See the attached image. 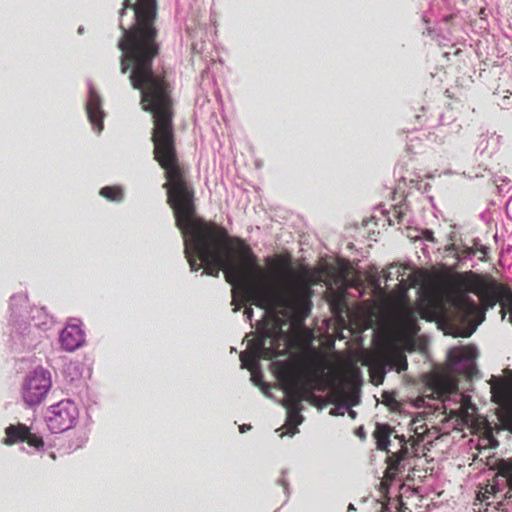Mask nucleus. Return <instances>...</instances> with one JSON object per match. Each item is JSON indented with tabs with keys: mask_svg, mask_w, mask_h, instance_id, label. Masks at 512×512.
I'll return each mask as SVG.
<instances>
[{
	"mask_svg": "<svg viewBox=\"0 0 512 512\" xmlns=\"http://www.w3.org/2000/svg\"><path fill=\"white\" fill-rule=\"evenodd\" d=\"M142 109L153 117V155L164 170L167 203L175 224L184 236V252L191 271L218 277L241 291L242 299L264 310L284 308L301 318L311 310L312 290L305 275L290 270L289 261L266 258L271 270L263 269L251 247L229 237L225 228L197 216L195 190L181 164L173 125L172 85L167 78L137 88Z\"/></svg>",
	"mask_w": 512,
	"mask_h": 512,
	"instance_id": "f257e3e1",
	"label": "nucleus"
},
{
	"mask_svg": "<svg viewBox=\"0 0 512 512\" xmlns=\"http://www.w3.org/2000/svg\"><path fill=\"white\" fill-rule=\"evenodd\" d=\"M128 9L134 13V22L129 28L120 23V68L122 73L130 71V83L137 89L167 78L165 72L153 71V61L160 52L156 26L158 0H123L120 18Z\"/></svg>",
	"mask_w": 512,
	"mask_h": 512,
	"instance_id": "f03ea898",
	"label": "nucleus"
},
{
	"mask_svg": "<svg viewBox=\"0 0 512 512\" xmlns=\"http://www.w3.org/2000/svg\"><path fill=\"white\" fill-rule=\"evenodd\" d=\"M286 340L287 346L302 348L310 343L311 337L310 333L299 325L287 339L279 319L264 318L257 328V337L248 343L249 352L240 355L242 367L251 370L257 365L259 359L271 360L284 355V349L281 350V347Z\"/></svg>",
	"mask_w": 512,
	"mask_h": 512,
	"instance_id": "7ed1b4c3",
	"label": "nucleus"
},
{
	"mask_svg": "<svg viewBox=\"0 0 512 512\" xmlns=\"http://www.w3.org/2000/svg\"><path fill=\"white\" fill-rule=\"evenodd\" d=\"M416 311L420 318L426 321H444L462 337H469L482 322L483 317L478 305L466 294L453 295L448 309L437 297L428 296L418 303Z\"/></svg>",
	"mask_w": 512,
	"mask_h": 512,
	"instance_id": "20e7f679",
	"label": "nucleus"
},
{
	"mask_svg": "<svg viewBox=\"0 0 512 512\" xmlns=\"http://www.w3.org/2000/svg\"><path fill=\"white\" fill-rule=\"evenodd\" d=\"M304 372L287 362H280L276 367V377L280 385H287L290 389L302 396V400L312 402L316 399L313 392L323 391L326 388L323 361L314 351L304 355Z\"/></svg>",
	"mask_w": 512,
	"mask_h": 512,
	"instance_id": "39448f33",
	"label": "nucleus"
},
{
	"mask_svg": "<svg viewBox=\"0 0 512 512\" xmlns=\"http://www.w3.org/2000/svg\"><path fill=\"white\" fill-rule=\"evenodd\" d=\"M458 284L460 288L464 289L467 292H472L477 295L480 299L481 307L483 311H480L484 314V311L489 308H493L497 303L501 306V316L502 319L505 318L506 312L508 311L509 321L512 324V305L506 301L505 293L503 292L506 289H511L507 284H503L498 282L494 277L490 274H477L472 271L465 273L459 278ZM482 320L484 316L481 317Z\"/></svg>",
	"mask_w": 512,
	"mask_h": 512,
	"instance_id": "423d86ee",
	"label": "nucleus"
},
{
	"mask_svg": "<svg viewBox=\"0 0 512 512\" xmlns=\"http://www.w3.org/2000/svg\"><path fill=\"white\" fill-rule=\"evenodd\" d=\"M496 474L490 482L485 484L477 493L476 499L480 502L495 497L506 488L503 500L497 503V509H502L504 502L512 501V456L499 459L495 464Z\"/></svg>",
	"mask_w": 512,
	"mask_h": 512,
	"instance_id": "0eeeda50",
	"label": "nucleus"
},
{
	"mask_svg": "<svg viewBox=\"0 0 512 512\" xmlns=\"http://www.w3.org/2000/svg\"><path fill=\"white\" fill-rule=\"evenodd\" d=\"M52 385L49 371L37 368L23 381L22 398L28 406L39 405L47 396Z\"/></svg>",
	"mask_w": 512,
	"mask_h": 512,
	"instance_id": "6e6552de",
	"label": "nucleus"
},
{
	"mask_svg": "<svg viewBox=\"0 0 512 512\" xmlns=\"http://www.w3.org/2000/svg\"><path fill=\"white\" fill-rule=\"evenodd\" d=\"M78 408L70 400H62L49 407L46 423L52 433H61L71 429L78 418Z\"/></svg>",
	"mask_w": 512,
	"mask_h": 512,
	"instance_id": "1a4fd4ad",
	"label": "nucleus"
},
{
	"mask_svg": "<svg viewBox=\"0 0 512 512\" xmlns=\"http://www.w3.org/2000/svg\"><path fill=\"white\" fill-rule=\"evenodd\" d=\"M5 433L6 438L4 443L6 445L26 442L29 446L37 449L44 446L43 439L40 436L31 433L30 429L24 424H11L5 429Z\"/></svg>",
	"mask_w": 512,
	"mask_h": 512,
	"instance_id": "9d476101",
	"label": "nucleus"
},
{
	"mask_svg": "<svg viewBox=\"0 0 512 512\" xmlns=\"http://www.w3.org/2000/svg\"><path fill=\"white\" fill-rule=\"evenodd\" d=\"M85 342V333L78 324H67L60 334V343L63 349L72 352L80 348Z\"/></svg>",
	"mask_w": 512,
	"mask_h": 512,
	"instance_id": "9b49d317",
	"label": "nucleus"
},
{
	"mask_svg": "<svg viewBox=\"0 0 512 512\" xmlns=\"http://www.w3.org/2000/svg\"><path fill=\"white\" fill-rule=\"evenodd\" d=\"M387 354L385 352H378L371 354L366 358L364 364L369 367L371 382L374 385L382 384L386 373V367H388Z\"/></svg>",
	"mask_w": 512,
	"mask_h": 512,
	"instance_id": "f8f14e48",
	"label": "nucleus"
},
{
	"mask_svg": "<svg viewBox=\"0 0 512 512\" xmlns=\"http://www.w3.org/2000/svg\"><path fill=\"white\" fill-rule=\"evenodd\" d=\"M497 417L499 423H496L494 426L487 421L485 424V435L490 441H495L494 433L498 434L502 430L512 433V406L503 408Z\"/></svg>",
	"mask_w": 512,
	"mask_h": 512,
	"instance_id": "ddd939ff",
	"label": "nucleus"
},
{
	"mask_svg": "<svg viewBox=\"0 0 512 512\" xmlns=\"http://www.w3.org/2000/svg\"><path fill=\"white\" fill-rule=\"evenodd\" d=\"M86 110L89 121L93 127L100 132L103 129V111L101 109V99L93 90L89 93Z\"/></svg>",
	"mask_w": 512,
	"mask_h": 512,
	"instance_id": "4468645a",
	"label": "nucleus"
},
{
	"mask_svg": "<svg viewBox=\"0 0 512 512\" xmlns=\"http://www.w3.org/2000/svg\"><path fill=\"white\" fill-rule=\"evenodd\" d=\"M427 386L438 398L448 396L456 389V385L452 380L441 374L431 375L427 381Z\"/></svg>",
	"mask_w": 512,
	"mask_h": 512,
	"instance_id": "2eb2a0df",
	"label": "nucleus"
},
{
	"mask_svg": "<svg viewBox=\"0 0 512 512\" xmlns=\"http://www.w3.org/2000/svg\"><path fill=\"white\" fill-rule=\"evenodd\" d=\"M492 400L501 406L512 405V386L504 380H498L491 385Z\"/></svg>",
	"mask_w": 512,
	"mask_h": 512,
	"instance_id": "dca6fc26",
	"label": "nucleus"
},
{
	"mask_svg": "<svg viewBox=\"0 0 512 512\" xmlns=\"http://www.w3.org/2000/svg\"><path fill=\"white\" fill-rule=\"evenodd\" d=\"M394 429L388 424L377 423L373 432V437L376 441V447L378 450L387 451L390 444V437Z\"/></svg>",
	"mask_w": 512,
	"mask_h": 512,
	"instance_id": "f3484780",
	"label": "nucleus"
},
{
	"mask_svg": "<svg viewBox=\"0 0 512 512\" xmlns=\"http://www.w3.org/2000/svg\"><path fill=\"white\" fill-rule=\"evenodd\" d=\"M399 442L401 444V449L398 452L391 453L387 457V466L391 467L393 466L395 469H400L401 462L407 457L408 455V448L406 447V441L404 436L398 437Z\"/></svg>",
	"mask_w": 512,
	"mask_h": 512,
	"instance_id": "a211bd4d",
	"label": "nucleus"
},
{
	"mask_svg": "<svg viewBox=\"0 0 512 512\" xmlns=\"http://www.w3.org/2000/svg\"><path fill=\"white\" fill-rule=\"evenodd\" d=\"M400 469H395L393 466H387L384 477L381 479L379 484V491L383 498H386L389 493V488L392 482L396 479Z\"/></svg>",
	"mask_w": 512,
	"mask_h": 512,
	"instance_id": "6ab92c4d",
	"label": "nucleus"
},
{
	"mask_svg": "<svg viewBox=\"0 0 512 512\" xmlns=\"http://www.w3.org/2000/svg\"><path fill=\"white\" fill-rule=\"evenodd\" d=\"M285 399L283 401V406L286 409H294L301 408L302 409V396H300L297 392L290 389L287 385H281Z\"/></svg>",
	"mask_w": 512,
	"mask_h": 512,
	"instance_id": "aec40b11",
	"label": "nucleus"
},
{
	"mask_svg": "<svg viewBox=\"0 0 512 512\" xmlns=\"http://www.w3.org/2000/svg\"><path fill=\"white\" fill-rule=\"evenodd\" d=\"M388 360V367L395 368L397 372L405 371L408 367L406 356L402 353L393 352L386 353Z\"/></svg>",
	"mask_w": 512,
	"mask_h": 512,
	"instance_id": "412c9836",
	"label": "nucleus"
},
{
	"mask_svg": "<svg viewBox=\"0 0 512 512\" xmlns=\"http://www.w3.org/2000/svg\"><path fill=\"white\" fill-rule=\"evenodd\" d=\"M401 322L409 332L417 333V331L419 330V327L417 325V316L413 310H404L401 315Z\"/></svg>",
	"mask_w": 512,
	"mask_h": 512,
	"instance_id": "4be33fe9",
	"label": "nucleus"
},
{
	"mask_svg": "<svg viewBox=\"0 0 512 512\" xmlns=\"http://www.w3.org/2000/svg\"><path fill=\"white\" fill-rule=\"evenodd\" d=\"M287 411V420L286 425L293 429L292 434H294L297 430V426L300 425L303 421V416L301 415V408H294V409H286Z\"/></svg>",
	"mask_w": 512,
	"mask_h": 512,
	"instance_id": "5701e85b",
	"label": "nucleus"
},
{
	"mask_svg": "<svg viewBox=\"0 0 512 512\" xmlns=\"http://www.w3.org/2000/svg\"><path fill=\"white\" fill-rule=\"evenodd\" d=\"M100 195L110 201H121L123 198V191L118 186H105L100 190Z\"/></svg>",
	"mask_w": 512,
	"mask_h": 512,
	"instance_id": "b1692460",
	"label": "nucleus"
},
{
	"mask_svg": "<svg viewBox=\"0 0 512 512\" xmlns=\"http://www.w3.org/2000/svg\"><path fill=\"white\" fill-rule=\"evenodd\" d=\"M330 308L334 314H336V315L342 314L347 308V303H346L344 295H342V294L333 295L330 300Z\"/></svg>",
	"mask_w": 512,
	"mask_h": 512,
	"instance_id": "393cba45",
	"label": "nucleus"
},
{
	"mask_svg": "<svg viewBox=\"0 0 512 512\" xmlns=\"http://www.w3.org/2000/svg\"><path fill=\"white\" fill-rule=\"evenodd\" d=\"M450 249L455 251L456 257L458 259H465L467 257L475 255V248H473L472 246L471 247L465 246V245L458 246V245L452 244Z\"/></svg>",
	"mask_w": 512,
	"mask_h": 512,
	"instance_id": "a878e982",
	"label": "nucleus"
},
{
	"mask_svg": "<svg viewBox=\"0 0 512 512\" xmlns=\"http://www.w3.org/2000/svg\"><path fill=\"white\" fill-rule=\"evenodd\" d=\"M472 247L475 248V254L477 252L480 253L479 260L483 261V262H486L487 261V256H488V253H489V248L487 246H485V245H482L478 239H474L473 240Z\"/></svg>",
	"mask_w": 512,
	"mask_h": 512,
	"instance_id": "bb28decb",
	"label": "nucleus"
},
{
	"mask_svg": "<svg viewBox=\"0 0 512 512\" xmlns=\"http://www.w3.org/2000/svg\"><path fill=\"white\" fill-rule=\"evenodd\" d=\"M422 237L423 239H425L426 241H429V242H432V243H435L436 242V239L434 237V233L433 231L429 230V229H426V230H423L422 231Z\"/></svg>",
	"mask_w": 512,
	"mask_h": 512,
	"instance_id": "cd10ccee",
	"label": "nucleus"
},
{
	"mask_svg": "<svg viewBox=\"0 0 512 512\" xmlns=\"http://www.w3.org/2000/svg\"><path fill=\"white\" fill-rule=\"evenodd\" d=\"M356 435L364 440L366 438V434H365V431H364V428L363 427H359L357 430H356Z\"/></svg>",
	"mask_w": 512,
	"mask_h": 512,
	"instance_id": "c85d7f7f",
	"label": "nucleus"
},
{
	"mask_svg": "<svg viewBox=\"0 0 512 512\" xmlns=\"http://www.w3.org/2000/svg\"><path fill=\"white\" fill-rule=\"evenodd\" d=\"M504 292H506V301H508L512 305V289H506Z\"/></svg>",
	"mask_w": 512,
	"mask_h": 512,
	"instance_id": "c756f323",
	"label": "nucleus"
},
{
	"mask_svg": "<svg viewBox=\"0 0 512 512\" xmlns=\"http://www.w3.org/2000/svg\"><path fill=\"white\" fill-rule=\"evenodd\" d=\"M244 314L246 315V317L251 320L252 319V316H253V309L248 307V308H245L244 310Z\"/></svg>",
	"mask_w": 512,
	"mask_h": 512,
	"instance_id": "7c9ffc66",
	"label": "nucleus"
},
{
	"mask_svg": "<svg viewBox=\"0 0 512 512\" xmlns=\"http://www.w3.org/2000/svg\"><path fill=\"white\" fill-rule=\"evenodd\" d=\"M250 428H251V426H250V425H245V424H244V425L240 426V432H241V433H243V432H245L246 430H249Z\"/></svg>",
	"mask_w": 512,
	"mask_h": 512,
	"instance_id": "2f4dec72",
	"label": "nucleus"
},
{
	"mask_svg": "<svg viewBox=\"0 0 512 512\" xmlns=\"http://www.w3.org/2000/svg\"><path fill=\"white\" fill-rule=\"evenodd\" d=\"M341 274H342V276H343L344 278L346 277V275H347V268H346V267H344V268H342V269H341Z\"/></svg>",
	"mask_w": 512,
	"mask_h": 512,
	"instance_id": "473e14b6",
	"label": "nucleus"
},
{
	"mask_svg": "<svg viewBox=\"0 0 512 512\" xmlns=\"http://www.w3.org/2000/svg\"><path fill=\"white\" fill-rule=\"evenodd\" d=\"M349 414L351 417H353V418L355 417V412L353 410H350Z\"/></svg>",
	"mask_w": 512,
	"mask_h": 512,
	"instance_id": "72a5a7b5",
	"label": "nucleus"
},
{
	"mask_svg": "<svg viewBox=\"0 0 512 512\" xmlns=\"http://www.w3.org/2000/svg\"><path fill=\"white\" fill-rule=\"evenodd\" d=\"M235 298H236L235 289H233V300H235Z\"/></svg>",
	"mask_w": 512,
	"mask_h": 512,
	"instance_id": "f704fd0d",
	"label": "nucleus"
}]
</instances>
